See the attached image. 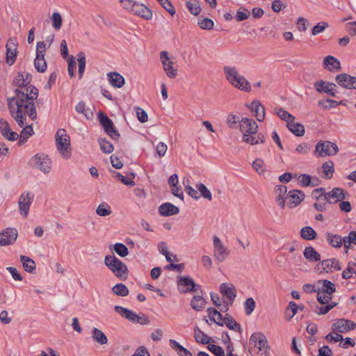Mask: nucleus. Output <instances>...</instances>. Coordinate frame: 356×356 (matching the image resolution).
<instances>
[{
    "mask_svg": "<svg viewBox=\"0 0 356 356\" xmlns=\"http://www.w3.org/2000/svg\"><path fill=\"white\" fill-rule=\"evenodd\" d=\"M20 261L22 263L24 269L28 273H33L35 269V263L31 258L21 255Z\"/></svg>",
    "mask_w": 356,
    "mask_h": 356,
    "instance_id": "e433bc0d",
    "label": "nucleus"
},
{
    "mask_svg": "<svg viewBox=\"0 0 356 356\" xmlns=\"http://www.w3.org/2000/svg\"><path fill=\"white\" fill-rule=\"evenodd\" d=\"M34 195L31 193H23L18 200V205L20 215L26 218L29 215V209Z\"/></svg>",
    "mask_w": 356,
    "mask_h": 356,
    "instance_id": "ddd939ff",
    "label": "nucleus"
},
{
    "mask_svg": "<svg viewBox=\"0 0 356 356\" xmlns=\"http://www.w3.org/2000/svg\"><path fill=\"white\" fill-rule=\"evenodd\" d=\"M96 213L100 216H106L111 213V207L106 203H102L98 206Z\"/></svg>",
    "mask_w": 356,
    "mask_h": 356,
    "instance_id": "6e6d98bb",
    "label": "nucleus"
},
{
    "mask_svg": "<svg viewBox=\"0 0 356 356\" xmlns=\"http://www.w3.org/2000/svg\"><path fill=\"white\" fill-rule=\"evenodd\" d=\"M186 8L193 15H197L200 11V4L197 0H190L186 2Z\"/></svg>",
    "mask_w": 356,
    "mask_h": 356,
    "instance_id": "37998d69",
    "label": "nucleus"
},
{
    "mask_svg": "<svg viewBox=\"0 0 356 356\" xmlns=\"http://www.w3.org/2000/svg\"><path fill=\"white\" fill-rule=\"evenodd\" d=\"M194 337L195 341L202 344H208L210 342V338L205 334L198 327H195L194 329Z\"/></svg>",
    "mask_w": 356,
    "mask_h": 356,
    "instance_id": "a19ab883",
    "label": "nucleus"
},
{
    "mask_svg": "<svg viewBox=\"0 0 356 356\" xmlns=\"http://www.w3.org/2000/svg\"><path fill=\"white\" fill-rule=\"evenodd\" d=\"M286 126L288 129L297 136H302L305 134V127L300 123L291 121V122L287 124Z\"/></svg>",
    "mask_w": 356,
    "mask_h": 356,
    "instance_id": "c9c22d12",
    "label": "nucleus"
},
{
    "mask_svg": "<svg viewBox=\"0 0 356 356\" xmlns=\"http://www.w3.org/2000/svg\"><path fill=\"white\" fill-rule=\"evenodd\" d=\"M250 341L258 349V353L260 356H269V346H268L266 337L264 334L261 332H254L250 337Z\"/></svg>",
    "mask_w": 356,
    "mask_h": 356,
    "instance_id": "1a4fd4ad",
    "label": "nucleus"
},
{
    "mask_svg": "<svg viewBox=\"0 0 356 356\" xmlns=\"http://www.w3.org/2000/svg\"><path fill=\"white\" fill-rule=\"evenodd\" d=\"M104 264L120 280H125L127 278L128 268L127 265L118 259L114 254L106 256Z\"/></svg>",
    "mask_w": 356,
    "mask_h": 356,
    "instance_id": "39448f33",
    "label": "nucleus"
},
{
    "mask_svg": "<svg viewBox=\"0 0 356 356\" xmlns=\"http://www.w3.org/2000/svg\"><path fill=\"white\" fill-rule=\"evenodd\" d=\"M286 186L284 185L277 186L275 188V193L277 194L275 200L278 205L282 208H284L285 206V197H284V195L286 193Z\"/></svg>",
    "mask_w": 356,
    "mask_h": 356,
    "instance_id": "2f4dec72",
    "label": "nucleus"
},
{
    "mask_svg": "<svg viewBox=\"0 0 356 356\" xmlns=\"http://www.w3.org/2000/svg\"><path fill=\"white\" fill-rule=\"evenodd\" d=\"M171 343L174 344V348H177L178 354L182 356H193L192 353L186 348L181 346L178 342L174 340H170Z\"/></svg>",
    "mask_w": 356,
    "mask_h": 356,
    "instance_id": "052dcab7",
    "label": "nucleus"
},
{
    "mask_svg": "<svg viewBox=\"0 0 356 356\" xmlns=\"http://www.w3.org/2000/svg\"><path fill=\"white\" fill-rule=\"evenodd\" d=\"M323 65L330 71H337L341 69L339 60L332 56H327L324 58Z\"/></svg>",
    "mask_w": 356,
    "mask_h": 356,
    "instance_id": "c85d7f7f",
    "label": "nucleus"
},
{
    "mask_svg": "<svg viewBox=\"0 0 356 356\" xmlns=\"http://www.w3.org/2000/svg\"><path fill=\"white\" fill-rule=\"evenodd\" d=\"M99 144L101 148V150L105 154L111 153L113 151V145L106 139L100 138L99 139Z\"/></svg>",
    "mask_w": 356,
    "mask_h": 356,
    "instance_id": "8fccbe9b",
    "label": "nucleus"
},
{
    "mask_svg": "<svg viewBox=\"0 0 356 356\" xmlns=\"http://www.w3.org/2000/svg\"><path fill=\"white\" fill-rule=\"evenodd\" d=\"M223 72L227 81L234 88L245 92L251 90V85L248 81L239 74L235 67L225 66Z\"/></svg>",
    "mask_w": 356,
    "mask_h": 356,
    "instance_id": "20e7f679",
    "label": "nucleus"
},
{
    "mask_svg": "<svg viewBox=\"0 0 356 356\" xmlns=\"http://www.w3.org/2000/svg\"><path fill=\"white\" fill-rule=\"evenodd\" d=\"M207 312L211 321L220 326L223 325L222 316L217 309L213 307H209L207 309Z\"/></svg>",
    "mask_w": 356,
    "mask_h": 356,
    "instance_id": "72a5a7b5",
    "label": "nucleus"
},
{
    "mask_svg": "<svg viewBox=\"0 0 356 356\" xmlns=\"http://www.w3.org/2000/svg\"><path fill=\"white\" fill-rule=\"evenodd\" d=\"M192 308L196 311H201L205 306V300L201 296H195L191 302Z\"/></svg>",
    "mask_w": 356,
    "mask_h": 356,
    "instance_id": "79ce46f5",
    "label": "nucleus"
},
{
    "mask_svg": "<svg viewBox=\"0 0 356 356\" xmlns=\"http://www.w3.org/2000/svg\"><path fill=\"white\" fill-rule=\"evenodd\" d=\"M17 231L14 228H6L0 233V245L6 246L13 244L17 238Z\"/></svg>",
    "mask_w": 356,
    "mask_h": 356,
    "instance_id": "aec40b11",
    "label": "nucleus"
},
{
    "mask_svg": "<svg viewBox=\"0 0 356 356\" xmlns=\"http://www.w3.org/2000/svg\"><path fill=\"white\" fill-rule=\"evenodd\" d=\"M220 291L222 295L230 301V305L234 302L236 296V289L232 284L222 283L220 286Z\"/></svg>",
    "mask_w": 356,
    "mask_h": 356,
    "instance_id": "b1692460",
    "label": "nucleus"
},
{
    "mask_svg": "<svg viewBox=\"0 0 356 356\" xmlns=\"http://www.w3.org/2000/svg\"><path fill=\"white\" fill-rule=\"evenodd\" d=\"M213 256L219 262L224 261L229 255L230 251L216 235L213 236Z\"/></svg>",
    "mask_w": 356,
    "mask_h": 356,
    "instance_id": "9b49d317",
    "label": "nucleus"
},
{
    "mask_svg": "<svg viewBox=\"0 0 356 356\" xmlns=\"http://www.w3.org/2000/svg\"><path fill=\"white\" fill-rule=\"evenodd\" d=\"M316 235L315 230L309 226L304 227L300 230V236L305 240L315 239Z\"/></svg>",
    "mask_w": 356,
    "mask_h": 356,
    "instance_id": "58836bf2",
    "label": "nucleus"
},
{
    "mask_svg": "<svg viewBox=\"0 0 356 356\" xmlns=\"http://www.w3.org/2000/svg\"><path fill=\"white\" fill-rule=\"evenodd\" d=\"M138 120L140 122H146L148 120V115L146 111L140 107L136 108Z\"/></svg>",
    "mask_w": 356,
    "mask_h": 356,
    "instance_id": "338daca9",
    "label": "nucleus"
},
{
    "mask_svg": "<svg viewBox=\"0 0 356 356\" xmlns=\"http://www.w3.org/2000/svg\"><path fill=\"white\" fill-rule=\"evenodd\" d=\"M197 188L200 191L201 195L209 200H212V195L210 191L203 184H198L196 186Z\"/></svg>",
    "mask_w": 356,
    "mask_h": 356,
    "instance_id": "bf43d9fd",
    "label": "nucleus"
},
{
    "mask_svg": "<svg viewBox=\"0 0 356 356\" xmlns=\"http://www.w3.org/2000/svg\"><path fill=\"white\" fill-rule=\"evenodd\" d=\"M250 16V11L244 8H241L238 10H237L236 14V19L238 22H241L245 20L248 18Z\"/></svg>",
    "mask_w": 356,
    "mask_h": 356,
    "instance_id": "0e129e2a",
    "label": "nucleus"
},
{
    "mask_svg": "<svg viewBox=\"0 0 356 356\" xmlns=\"http://www.w3.org/2000/svg\"><path fill=\"white\" fill-rule=\"evenodd\" d=\"M17 44L15 39L10 38L6 44V62L9 65H13L17 56Z\"/></svg>",
    "mask_w": 356,
    "mask_h": 356,
    "instance_id": "412c9836",
    "label": "nucleus"
},
{
    "mask_svg": "<svg viewBox=\"0 0 356 356\" xmlns=\"http://www.w3.org/2000/svg\"><path fill=\"white\" fill-rule=\"evenodd\" d=\"M314 87L318 92H325L332 97H335L334 89L336 85L334 83L320 80L314 83Z\"/></svg>",
    "mask_w": 356,
    "mask_h": 356,
    "instance_id": "5701e85b",
    "label": "nucleus"
},
{
    "mask_svg": "<svg viewBox=\"0 0 356 356\" xmlns=\"http://www.w3.org/2000/svg\"><path fill=\"white\" fill-rule=\"evenodd\" d=\"M199 26L204 30H211L213 28L214 23L212 19L204 18L198 22Z\"/></svg>",
    "mask_w": 356,
    "mask_h": 356,
    "instance_id": "e2e57ef3",
    "label": "nucleus"
},
{
    "mask_svg": "<svg viewBox=\"0 0 356 356\" xmlns=\"http://www.w3.org/2000/svg\"><path fill=\"white\" fill-rule=\"evenodd\" d=\"M107 76L109 83L115 88H122L124 84V77L118 72H110Z\"/></svg>",
    "mask_w": 356,
    "mask_h": 356,
    "instance_id": "c756f323",
    "label": "nucleus"
},
{
    "mask_svg": "<svg viewBox=\"0 0 356 356\" xmlns=\"http://www.w3.org/2000/svg\"><path fill=\"white\" fill-rule=\"evenodd\" d=\"M112 291L114 294L120 296H127L129 294L128 288L122 283L115 284L112 288Z\"/></svg>",
    "mask_w": 356,
    "mask_h": 356,
    "instance_id": "49530a36",
    "label": "nucleus"
},
{
    "mask_svg": "<svg viewBox=\"0 0 356 356\" xmlns=\"http://www.w3.org/2000/svg\"><path fill=\"white\" fill-rule=\"evenodd\" d=\"M248 108L252 111L256 117L257 120L259 122L264 120L265 118V109L264 106L258 100L253 101Z\"/></svg>",
    "mask_w": 356,
    "mask_h": 356,
    "instance_id": "393cba45",
    "label": "nucleus"
},
{
    "mask_svg": "<svg viewBox=\"0 0 356 356\" xmlns=\"http://www.w3.org/2000/svg\"><path fill=\"white\" fill-rule=\"evenodd\" d=\"M328 27V24L325 22H321L314 26L312 29V35H316L325 31Z\"/></svg>",
    "mask_w": 356,
    "mask_h": 356,
    "instance_id": "69168bd1",
    "label": "nucleus"
},
{
    "mask_svg": "<svg viewBox=\"0 0 356 356\" xmlns=\"http://www.w3.org/2000/svg\"><path fill=\"white\" fill-rule=\"evenodd\" d=\"M52 26L56 30H60L62 26L63 19L61 15L59 13L54 12L51 15Z\"/></svg>",
    "mask_w": 356,
    "mask_h": 356,
    "instance_id": "603ef678",
    "label": "nucleus"
},
{
    "mask_svg": "<svg viewBox=\"0 0 356 356\" xmlns=\"http://www.w3.org/2000/svg\"><path fill=\"white\" fill-rule=\"evenodd\" d=\"M46 44L44 42H38L36 45V56L34 60V66L38 72H44L47 70V65L44 59Z\"/></svg>",
    "mask_w": 356,
    "mask_h": 356,
    "instance_id": "9d476101",
    "label": "nucleus"
},
{
    "mask_svg": "<svg viewBox=\"0 0 356 356\" xmlns=\"http://www.w3.org/2000/svg\"><path fill=\"white\" fill-rule=\"evenodd\" d=\"M356 267L355 262H349L348 264L347 268L342 273V277L345 280L350 279L353 274L356 273V270L355 269Z\"/></svg>",
    "mask_w": 356,
    "mask_h": 356,
    "instance_id": "09e8293b",
    "label": "nucleus"
},
{
    "mask_svg": "<svg viewBox=\"0 0 356 356\" xmlns=\"http://www.w3.org/2000/svg\"><path fill=\"white\" fill-rule=\"evenodd\" d=\"M326 239L328 243L334 248L341 246V237L339 235L328 233L326 234Z\"/></svg>",
    "mask_w": 356,
    "mask_h": 356,
    "instance_id": "c03bdc74",
    "label": "nucleus"
},
{
    "mask_svg": "<svg viewBox=\"0 0 356 356\" xmlns=\"http://www.w3.org/2000/svg\"><path fill=\"white\" fill-rule=\"evenodd\" d=\"M355 329L353 321L345 318H339L335 321L332 325V330L339 333H346Z\"/></svg>",
    "mask_w": 356,
    "mask_h": 356,
    "instance_id": "dca6fc26",
    "label": "nucleus"
},
{
    "mask_svg": "<svg viewBox=\"0 0 356 356\" xmlns=\"http://www.w3.org/2000/svg\"><path fill=\"white\" fill-rule=\"evenodd\" d=\"M255 307L256 302L254 299L252 298H248L244 303L245 314L250 316L254 310Z\"/></svg>",
    "mask_w": 356,
    "mask_h": 356,
    "instance_id": "5fc2aeb1",
    "label": "nucleus"
},
{
    "mask_svg": "<svg viewBox=\"0 0 356 356\" xmlns=\"http://www.w3.org/2000/svg\"><path fill=\"white\" fill-rule=\"evenodd\" d=\"M252 166L259 175H263L266 171L265 164L262 159H255L252 163Z\"/></svg>",
    "mask_w": 356,
    "mask_h": 356,
    "instance_id": "13d9d810",
    "label": "nucleus"
},
{
    "mask_svg": "<svg viewBox=\"0 0 356 356\" xmlns=\"http://www.w3.org/2000/svg\"><path fill=\"white\" fill-rule=\"evenodd\" d=\"M0 132L6 139L10 141H15L19 137L17 132L10 130L9 123L4 119L0 120Z\"/></svg>",
    "mask_w": 356,
    "mask_h": 356,
    "instance_id": "4be33fe9",
    "label": "nucleus"
},
{
    "mask_svg": "<svg viewBox=\"0 0 356 356\" xmlns=\"http://www.w3.org/2000/svg\"><path fill=\"white\" fill-rule=\"evenodd\" d=\"M339 152L338 146L336 143L328 140L319 141L316 145L315 152L317 156L324 157L326 156L336 155Z\"/></svg>",
    "mask_w": 356,
    "mask_h": 356,
    "instance_id": "6e6552de",
    "label": "nucleus"
},
{
    "mask_svg": "<svg viewBox=\"0 0 356 356\" xmlns=\"http://www.w3.org/2000/svg\"><path fill=\"white\" fill-rule=\"evenodd\" d=\"M162 64L163 65V70L168 77L174 79L177 76V70L174 67L172 61L169 60L166 62V60H163L162 61Z\"/></svg>",
    "mask_w": 356,
    "mask_h": 356,
    "instance_id": "4c0bfd02",
    "label": "nucleus"
},
{
    "mask_svg": "<svg viewBox=\"0 0 356 356\" xmlns=\"http://www.w3.org/2000/svg\"><path fill=\"white\" fill-rule=\"evenodd\" d=\"M162 7L165 9L172 16L175 14V8L169 0H157Z\"/></svg>",
    "mask_w": 356,
    "mask_h": 356,
    "instance_id": "680f3d73",
    "label": "nucleus"
},
{
    "mask_svg": "<svg viewBox=\"0 0 356 356\" xmlns=\"http://www.w3.org/2000/svg\"><path fill=\"white\" fill-rule=\"evenodd\" d=\"M335 291V285L332 282L327 280H321L318 281L317 300L320 304L326 305H316L314 312L316 314H326L338 305L336 302H332V295Z\"/></svg>",
    "mask_w": 356,
    "mask_h": 356,
    "instance_id": "f03ea898",
    "label": "nucleus"
},
{
    "mask_svg": "<svg viewBox=\"0 0 356 356\" xmlns=\"http://www.w3.org/2000/svg\"><path fill=\"white\" fill-rule=\"evenodd\" d=\"M57 149L62 157L68 159L72 155V148L70 147V140L69 135L67 134L64 129H59L55 136Z\"/></svg>",
    "mask_w": 356,
    "mask_h": 356,
    "instance_id": "423d86ee",
    "label": "nucleus"
},
{
    "mask_svg": "<svg viewBox=\"0 0 356 356\" xmlns=\"http://www.w3.org/2000/svg\"><path fill=\"white\" fill-rule=\"evenodd\" d=\"M224 324L230 330H233L238 332H242L241 325L229 314H226L223 318V325Z\"/></svg>",
    "mask_w": 356,
    "mask_h": 356,
    "instance_id": "f704fd0d",
    "label": "nucleus"
},
{
    "mask_svg": "<svg viewBox=\"0 0 356 356\" xmlns=\"http://www.w3.org/2000/svg\"><path fill=\"white\" fill-rule=\"evenodd\" d=\"M34 166L38 168L44 173H48L51 169V161L50 159L44 154H36L33 158Z\"/></svg>",
    "mask_w": 356,
    "mask_h": 356,
    "instance_id": "2eb2a0df",
    "label": "nucleus"
},
{
    "mask_svg": "<svg viewBox=\"0 0 356 356\" xmlns=\"http://www.w3.org/2000/svg\"><path fill=\"white\" fill-rule=\"evenodd\" d=\"M98 118L100 124L103 127L106 134L113 140H118L120 138V134L116 130L114 124L111 119L108 116L104 114L102 112L98 113Z\"/></svg>",
    "mask_w": 356,
    "mask_h": 356,
    "instance_id": "f8f14e48",
    "label": "nucleus"
},
{
    "mask_svg": "<svg viewBox=\"0 0 356 356\" xmlns=\"http://www.w3.org/2000/svg\"><path fill=\"white\" fill-rule=\"evenodd\" d=\"M323 172L325 174L326 178H331L334 172V163L332 161H327L322 165Z\"/></svg>",
    "mask_w": 356,
    "mask_h": 356,
    "instance_id": "4d7b16f0",
    "label": "nucleus"
},
{
    "mask_svg": "<svg viewBox=\"0 0 356 356\" xmlns=\"http://www.w3.org/2000/svg\"><path fill=\"white\" fill-rule=\"evenodd\" d=\"M325 339L329 341L338 342L339 341L343 340V336L340 334L338 332H334L329 333L326 337Z\"/></svg>",
    "mask_w": 356,
    "mask_h": 356,
    "instance_id": "774afa93",
    "label": "nucleus"
},
{
    "mask_svg": "<svg viewBox=\"0 0 356 356\" xmlns=\"http://www.w3.org/2000/svg\"><path fill=\"white\" fill-rule=\"evenodd\" d=\"M240 131L243 133L242 140L250 145L262 144L264 143V136L257 135L258 125L256 122L250 118H244L240 121Z\"/></svg>",
    "mask_w": 356,
    "mask_h": 356,
    "instance_id": "7ed1b4c3",
    "label": "nucleus"
},
{
    "mask_svg": "<svg viewBox=\"0 0 356 356\" xmlns=\"http://www.w3.org/2000/svg\"><path fill=\"white\" fill-rule=\"evenodd\" d=\"M132 13L134 15H138L145 19H149L152 18V11L145 5L136 3Z\"/></svg>",
    "mask_w": 356,
    "mask_h": 356,
    "instance_id": "cd10ccee",
    "label": "nucleus"
},
{
    "mask_svg": "<svg viewBox=\"0 0 356 356\" xmlns=\"http://www.w3.org/2000/svg\"><path fill=\"white\" fill-rule=\"evenodd\" d=\"M13 83L17 88L15 90V96L8 98V106L13 118L19 127H23L26 115L33 120L37 118L33 100L38 96V90L33 86H26L24 74H18Z\"/></svg>",
    "mask_w": 356,
    "mask_h": 356,
    "instance_id": "f257e3e1",
    "label": "nucleus"
},
{
    "mask_svg": "<svg viewBox=\"0 0 356 356\" xmlns=\"http://www.w3.org/2000/svg\"><path fill=\"white\" fill-rule=\"evenodd\" d=\"M179 291L181 293H187L188 291L196 292L200 289V286L195 284L193 279L190 277H180L178 282Z\"/></svg>",
    "mask_w": 356,
    "mask_h": 356,
    "instance_id": "f3484780",
    "label": "nucleus"
},
{
    "mask_svg": "<svg viewBox=\"0 0 356 356\" xmlns=\"http://www.w3.org/2000/svg\"><path fill=\"white\" fill-rule=\"evenodd\" d=\"M304 197L305 194L300 191H291L285 197V204H286L289 208H293L300 204Z\"/></svg>",
    "mask_w": 356,
    "mask_h": 356,
    "instance_id": "6ab92c4d",
    "label": "nucleus"
},
{
    "mask_svg": "<svg viewBox=\"0 0 356 356\" xmlns=\"http://www.w3.org/2000/svg\"><path fill=\"white\" fill-rule=\"evenodd\" d=\"M326 199L330 204H334L345 199L344 191L340 188H334L332 191L326 193Z\"/></svg>",
    "mask_w": 356,
    "mask_h": 356,
    "instance_id": "a878e982",
    "label": "nucleus"
},
{
    "mask_svg": "<svg viewBox=\"0 0 356 356\" xmlns=\"http://www.w3.org/2000/svg\"><path fill=\"white\" fill-rule=\"evenodd\" d=\"M303 255L306 259L312 262L321 260L320 254L312 246H308L305 249Z\"/></svg>",
    "mask_w": 356,
    "mask_h": 356,
    "instance_id": "7c9ffc66",
    "label": "nucleus"
},
{
    "mask_svg": "<svg viewBox=\"0 0 356 356\" xmlns=\"http://www.w3.org/2000/svg\"><path fill=\"white\" fill-rule=\"evenodd\" d=\"M317 200L318 202L314 204V208L319 211L325 210L326 202H327L326 195L320 194L317 196Z\"/></svg>",
    "mask_w": 356,
    "mask_h": 356,
    "instance_id": "3c124183",
    "label": "nucleus"
},
{
    "mask_svg": "<svg viewBox=\"0 0 356 356\" xmlns=\"http://www.w3.org/2000/svg\"><path fill=\"white\" fill-rule=\"evenodd\" d=\"M113 250L120 257H124L129 254L127 247L120 243H117L113 245Z\"/></svg>",
    "mask_w": 356,
    "mask_h": 356,
    "instance_id": "864d4df0",
    "label": "nucleus"
},
{
    "mask_svg": "<svg viewBox=\"0 0 356 356\" xmlns=\"http://www.w3.org/2000/svg\"><path fill=\"white\" fill-rule=\"evenodd\" d=\"M275 112L277 115L282 120L287 122V124L291 122V121L295 120V117L288 113L286 111L284 110L282 108H275Z\"/></svg>",
    "mask_w": 356,
    "mask_h": 356,
    "instance_id": "a18cd8bd",
    "label": "nucleus"
},
{
    "mask_svg": "<svg viewBox=\"0 0 356 356\" xmlns=\"http://www.w3.org/2000/svg\"><path fill=\"white\" fill-rule=\"evenodd\" d=\"M159 212L161 216H170L178 214L179 212V209L177 207L173 205L172 204L166 202V203L162 204L159 207Z\"/></svg>",
    "mask_w": 356,
    "mask_h": 356,
    "instance_id": "bb28decb",
    "label": "nucleus"
},
{
    "mask_svg": "<svg viewBox=\"0 0 356 356\" xmlns=\"http://www.w3.org/2000/svg\"><path fill=\"white\" fill-rule=\"evenodd\" d=\"M114 310L132 323H138L141 325L149 323V319L144 314L140 316L131 310L118 305L115 306Z\"/></svg>",
    "mask_w": 356,
    "mask_h": 356,
    "instance_id": "0eeeda50",
    "label": "nucleus"
},
{
    "mask_svg": "<svg viewBox=\"0 0 356 356\" xmlns=\"http://www.w3.org/2000/svg\"><path fill=\"white\" fill-rule=\"evenodd\" d=\"M336 81L342 88L346 89H356V76L342 73L336 76Z\"/></svg>",
    "mask_w": 356,
    "mask_h": 356,
    "instance_id": "a211bd4d",
    "label": "nucleus"
},
{
    "mask_svg": "<svg viewBox=\"0 0 356 356\" xmlns=\"http://www.w3.org/2000/svg\"><path fill=\"white\" fill-rule=\"evenodd\" d=\"M317 268L321 270V273L325 272L326 273H333L341 269L339 261L334 258L323 260L317 265Z\"/></svg>",
    "mask_w": 356,
    "mask_h": 356,
    "instance_id": "4468645a",
    "label": "nucleus"
},
{
    "mask_svg": "<svg viewBox=\"0 0 356 356\" xmlns=\"http://www.w3.org/2000/svg\"><path fill=\"white\" fill-rule=\"evenodd\" d=\"M77 57V60L79 63V79H81L85 70L86 60L85 54L83 52L79 53Z\"/></svg>",
    "mask_w": 356,
    "mask_h": 356,
    "instance_id": "de8ad7c7",
    "label": "nucleus"
},
{
    "mask_svg": "<svg viewBox=\"0 0 356 356\" xmlns=\"http://www.w3.org/2000/svg\"><path fill=\"white\" fill-rule=\"evenodd\" d=\"M92 339L100 345H105L108 342L107 337L98 328H93L92 331Z\"/></svg>",
    "mask_w": 356,
    "mask_h": 356,
    "instance_id": "473e14b6",
    "label": "nucleus"
},
{
    "mask_svg": "<svg viewBox=\"0 0 356 356\" xmlns=\"http://www.w3.org/2000/svg\"><path fill=\"white\" fill-rule=\"evenodd\" d=\"M28 115H26V117ZM26 124V120L25 121V124ZM22 127L24 129L20 133V140L19 142V144H22L23 143L26 142V140L33 134V129L32 127V125H24Z\"/></svg>",
    "mask_w": 356,
    "mask_h": 356,
    "instance_id": "ea45409f",
    "label": "nucleus"
}]
</instances>
